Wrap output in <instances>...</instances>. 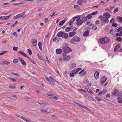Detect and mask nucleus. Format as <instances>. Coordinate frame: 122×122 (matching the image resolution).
Here are the masks:
<instances>
[{
    "mask_svg": "<svg viewBox=\"0 0 122 122\" xmlns=\"http://www.w3.org/2000/svg\"><path fill=\"white\" fill-rule=\"evenodd\" d=\"M80 41V39L78 37L75 36L70 40V41L71 43L75 44L76 42H79Z\"/></svg>",
    "mask_w": 122,
    "mask_h": 122,
    "instance_id": "1",
    "label": "nucleus"
},
{
    "mask_svg": "<svg viewBox=\"0 0 122 122\" xmlns=\"http://www.w3.org/2000/svg\"><path fill=\"white\" fill-rule=\"evenodd\" d=\"M62 48L63 51L66 53L71 52L72 51V50L71 48L67 47L66 45L63 46Z\"/></svg>",
    "mask_w": 122,
    "mask_h": 122,
    "instance_id": "2",
    "label": "nucleus"
},
{
    "mask_svg": "<svg viewBox=\"0 0 122 122\" xmlns=\"http://www.w3.org/2000/svg\"><path fill=\"white\" fill-rule=\"evenodd\" d=\"M81 68H78L76 70V73H77L78 74H80L82 73L81 75V76H83L86 74V71H85L84 69H83L79 73H78L79 71L81 70Z\"/></svg>",
    "mask_w": 122,
    "mask_h": 122,
    "instance_id": "3",
    "label": "nucleus"
},
{
    "mask_svg": "<svg viewBox=\"0 0 122 122\" xmlns=\"http://www.w3.org/2000/svg\"><path fill=\"white\" fill-rule=\"evenodd\" d=\"M98 18L104 21L106 23H107L109 22V20L107 17L100 16L98 17Z\"/></svg>",
    "mask_w": 122,
    "mask_h": 122,
    "instance_id": "4",
    "label": "nucleus"
},
{
    "mask_svg": "<svg viewBox=\"0 0 122 122\" xmlns=\"http://www.w3.org/2000/svg\"><path fill=\"white\" fill-rule=\"evenodd\" d=\"M25 12H24L20 14H19L13 17L14 19H18L21 17H22L25 14Z\"/></svg>",
    "mask_w": 122,
    "mask_h": 122,
    "instance_id": "5",
    "label": "nucleus"
},
{
    "mask_svg": "<svg viewBox=\"0 0 122 122\" xmlns=\"http://www.w3.org/2000/svg\"><path fill=\"white\" fill-rule=\"evenodd\" d=\"M112 96L113 97H117L119 94V92L117 89H115L113 92L112 93Z\"/></svg>",
    "mask_w": 122,
    "mask_h": 122,
    "instance_id": "6",
    "label": "nucleus"
},
{
    "mask_svg": "<svg viewBox=\"0 0 122 122\" xmlns=\"http://www.w3.org/2000/svg\"><path fill=\"white\" fill-rule=\"evenodd\" d=\"M76 21L77 25H81L83 23L82 21L79 18L78 19H76Z\"/></svg>",
    "mask_w": 122,
    "mask_h": 122,
    "instance_id": "7",
    "label": "nucleus"
},
{
    "mask_svg": "<svg viewBox=\"0 0 122 122\" xmlns=\"http://www.w3.org/2000/svg\"><path fill=\"white\" fill-rule=\"evenodd\" d=\"M107 80V77L105 76H103L101 77L100 81L101 83H104Z\"/></svg>",
    "mask_w": 122,
    "mask_h": 122,
    "instance_id": "8",
    "label": "nucleus"
},
{
    "mask_svg": "<svg viewBox=\"0 0 122 122\" xmlns=\"http://www.w3.org/2000/svg\"><path fill=\"white\" fill-rule=\"evenodd\" d=\"M103 40H104V43L107 44L110 41V39L109 38L107 37H105L103 38Z\"/></svg>",
    "mask_w": 122,
    "mask_h": 122,
    "instance_id": "9",
    "label": "nucleus"
},
{
    "mask_svg": "<svg viewBox=\"0 0 122 122\" xmlns=\"http://www.w3.org/2000/svg\"><path fill=\"white\" fill-rule=\"evenodd\" d=\"M120 44H118L117 45L115 46L114 49V51L115 52H116L118 49L120 47Z\"/></svg>",
    "mask_w": 122,
    "mask_h": 122,
    "instance_id": "10",
    "label": "nucleus"
},
{
    "mask_svg": "<svg viewBox=\"0 0 122 122\" xmlns=\"http://www.w3.org/2000/svg\"><path fill=\"white\" fill-rule=\"evenodd\" d=\"M94 75L95 79H98L99 77V72L97 71H96L94 73Z\"/></svg>",
    "mask_w": 122,
    "mask_h": 122,
    "instance_id": "11",
    "label": "nucleus"
},
{
    "mask_svg": "<svg viewBox=\"0 0 122 122\" xmlns=\"http://www.w3.org/2000/svg\"><path fill=\"white\" fill-rule=\"evenodd\" d=\"M32 44L33 46H36V45L37 41L36 39H32Z\"/></svg>",
    "mask_w": 122,
    "mask_h": 122,
    "instance_id": "12",
    "label": "nucleus"
},
{
    "mask_svg": "<svg viewBox=\"0 0 122 122\" xmlns=\"http://www.w3.org/2000/svg\"><path fill=\"white\" fill-rule=\"evenodd\" d=\"M63 33V31H60L58 33L57 35L59 37H62Z\"/></svg>",
    "mask_w": 122,
    "mask_h": 122,
    "instance_id": "13",
    "label": "nucleus"
},
{
    "mask_svg": "<svg viewBox=\"0 0 122 122\" xmlns=\"http://www.w3.org/2000/svg\"><path fill=\"white\" fill-rule=\"evenodd\" d=\"M84 2H86V1L85 0H79L77 1L78 4L80 5H82V4Z\"/></svg>",
    "mask_w": 122,
    "mask_h": 122,
    "instance_id": "14",
    "label": "nucleus"
},
{
    "mask_svg": "<svg viewBox=\"0 0 122 122\" xmlns=\"http://www.w3.org/2000/svg\"><path fill=\"white\" fill-rule=\"evenodd\" d=\"M62 51V49L60 48L57 49L56 50V53L58 54H61Z\"/></svg>",
    "mask_w": 122,
    "mask_h": 122,
    "instance_id": "15",
    "label": "nucleus"
},
{
    "mask_svg": "<svg viewBox=\"0 0 122 122\" xmlns=\"http://www.w3.org/2000/svg\"><path fill=\"white\" fill-rule=\"evenodd\" d=\"M98 42L101 44H105L103 38L100 39L98 41Z\"/></svg>",
    "mask_w": 122,
    "mask_h": 122,
    "instance_id": "16",
    "label": "nucleus"
},
{
    "mask_svg": "<svg viewBox=\"0 0 122 122\" xmlns=\"http://www.w3.org/2000/svg\"><path fill=\"white\" fill-rule=\"evenodd\" d=\"M70 57L69 55H68L65 57L64 58V60L66 61H68L70 60Z\"/></svg>",
    "mask_w": 122,
    "mask_h": 122,
    "instance_id": "17",
    "label": "nucleus"
},
{
    "mask_svg": "<svg viewBox=\"0 0 122 122\" xmlns=\"http://www.w3.org/2000/svg\"><path fill=\"white\" fill-rule=\"evenodd\" d=\"M103 15L107 18H110L111 16L110 14L108 13H105L103 14Z\"/></svg>",
    "mask_w": 122,
    "mask_h": 122,
    "instance_id": "18",
    "label": "nucleus"
},
{
    "mask_svg": "<svg viewBox=\"0 0 122 122\" xmlns=\"http://www.w3.org/2000/svg\"><path fill=\"white\" fill-rule=\"evenodd\" d=\"M90 33L88 30H87L83 34V36H84L86 37L88 36Z\"/></svg>",
    "mask_w": 122,
    "mask_h": 122,
    "instance_id": "19",
    "label": "nucleus"
},
{
    "mask_svg": "<svg viewBox=\"0 0 122 122\" xmlns=\"http://www.w3.org/2000/svg\"><path fill=\"white\" fill-rule=\"evenodd\" d=\"M76 34L75 32L73 31L70 32L69 33V36L70 37H71L74 36Z\"/></svg>",
    "mask_w": 122,
    "mask_h": 122,
    "instance_id": "20",
    "label": "nucleus"
},
{
    "mask_svg": "<svg viewBox=\"0 0 122 122\" xmlns=\"http://www.w3.org/2000/svg\"><path fill=\"white\" fill-rule=\"evenodd\" d=\"M72 26H70V27H66L65 29V30L66 32H67L69 31H70L71 29L72 28Z\"/></svg>",
    "mask_w": 122,
    "mask_h": 122,
    "instance_id": "21",
    "label": "nucleus"
},
{
    "mask_svg": "<svg viewBox=\"0 0 122 122\" xmlns=\"http://www.w3.org/2000/svg\"><path fill=\"white\" fill-rule=\"evenodd\" d=\"M68 36L69 35L67 33H65L64 32L62 38L65 39H67L68 37Z\"/></svg>",
    "mask_w": 122,
    "mask_h": 122,
    "instance_id": "22",
    "label": "nucleus"
},
{
    "mask_svg": "<svg viewBox=\"0 0 122 122\" xmlns=\"http://www.w3.org/2000/svg\"><path fill=\"white\" fill-rule=\"evenodd\" d=\"M117 20L119 22H122V17H121L120 16H117L116 18Z\"/></svg>",
    "mask_w": 122,
    "mask_h": 122,
    "instance_id": "23",
    "label": "nucleus"
},
{
    "mask_svg": "<svg viewBox=\"0 0 122 122\" xmlns=\"http://www.w3.org/2000/svg\"><path fill=\"white\" fill-rule=\"evenodd\" d=\"M18 53L21 54L22 55L24 56L25 57H27L28 58V57L26 55V54L25 53L22 52L21 51H19L18 52Z\"/></svg>",
    "mask_w": 122,
    "mask_h": 122,
    "instance_id": "24",
    "label": "nucleus"
},
{
    "mask_svg": "<svg viewBox=\"0 0 122 122\" xmlns=\"http://www.w3.org/2000/svg\"><path fill=\"white\" fill-rule=\"evenodd\" d=\"M10 64V62L6 61H3L2 63V64L3 65H9Z\"/></svg>",
    "mask_w": 122,
    "mask_h": 122,
    "instance_id": "25",
    "label": "nucleus"
},
{
    "mask_svg": "<svg viewBox=\"0 0 122 122\" xmlns=\"http://www.w3.org/2000/svg\"><path fill=\"white\" fill-rule=\"evenodd\" d=\"M9 18V16H0V19L2 20H7Z\"/></svg>",
    "mask_w": 122,
    "mask_h": 122,
    "instance_id": "26",
    "label": "nucleus"
},
{
    "mask_svg": "<svg viewBox=\"0 0 122 122\" xmlns=\"http://www.w3.org/2000/svg\"><path fill=\"white\" fill-rule=\"evenodd\" d=\"M45 78L46 79L47 81H48V82L52 84H53V82L51 80H50L47 77H45Z\"/></svg>",
    "mask_w": 122,
    "mask_h": 122,
    "instance_id": "27",
    "label": "nucleus"
},
{
    "mask_svg": "<svg viewBox=\"0 0 122 122\" xmlns=\"http://www.w3.org/2000/svg\"><path fill=\"white\" fill-rule=\"evenodd\" d=\"M21 119L26 122H31V121H30V120H29L27 119L26 118H25L22 116Z\"/></svg>",
    "mask_w": 122,
    "mask_h": 122,
    "instance_id": "28",
    "label": "nucleus"
},
{
    "mask_svg": "<svg viewBox=\"0 0 122 122\" xmlns=\"http://www.w3.org/2000/svg\"><path fill=\"white\" fill-rule=\"evenodd\" d=\"M38 45L39 48L40 50L41 51L42 50V48H41V46H42V43L41 42H39L38 43Z\"/></svg>",
    "mask_w": 122,
    "mask_h": 122,
    "instance_id": "29",
    "label": "nucleus"
},
{
    "mask_svg": "<svg viewBox=\"0 0 122 122\" xmlns=\"http://www.w3.org/2000/svg\"><path fill=\"white\" fill-rule=\"evenodd\" d=\"M118 102L119 103H122V98H117Z\"/></svg>",
    "mask_w": 122,
    "mask_h": 122,
    "instance_id": "30",
    "label": "nucleus"
},
{
    "mask_svg": "<svg viewBox=\"0 0 122 122\" xmlns=\"http://www.w3.org/2000/svg\"><path fill=\"white\" fill-rule=\"evenodd\" d=\"M65 20H62L59 22V25H61L65 22Z\"/></svg>",
    "mask_w": 122,
    "mask_h": 122,
    "instance_id": "31",
    "label": "nucleus"
},
{
    "mask_svg": "<svg viewBox=\"0 0 122 122\" xmlns=\"http://www.w3.org/2000/svg\"><path fill=\"white\" fill-rule=\"evenodd\" d=\"M76 66V64L74 63H72L71 65V67L72 68H74Z\"/></svg>",
    "mask_w": 122,
    "mask_h": 122,
    "instance_id": "32",
    "label": "nucleus"
},
{
    "mask_svg": "<svg viewBox=\"0 0 122 122\" xmlns=\"http://www.w3.org/2000/svg\"><path fill=\"white\" fill-rule=\"evenodd\" d=\"M86 90L90 94H92V91L89 88H86Z\"/></svg>",
    "mask_w": 122,
    "mask_h": 122,
    "instance_id": "33",
    "label": "nucleus"
},
{
    "mask_svg": "<svg viewBox=\"0 0 122 122\" xmlns=\"http://www.w3.org/2000/svg\"><path fill=\"white\" fill-rule=\"evenodd\" d=\"M28 59L33 64H35V62L34 61H33V60L32 59H31V58H30V57H28Z\"/></svg>",
    "mask_w": 122,
    "mask_h": 122,
    "instance_id": "34",
    "label": "nucleus"
},
{
    "mask_svg": "<svg viewBox=\"0 0 122 122\" xmlns=\"http://www.w3.org/2000/svg\"><path fill=\"white\" fill-rule=\"evenodd\" d=\"M116 40L117 41L120 42L122 40L121 38L120 37L116 38Z\"/></svg>",
    "mask_w": 122,
    "mask_h": 122,
    "instance_id": "35",
    "label": "nucleus"
},
{
    "mask_svg": "<svg viewBox=\"0 0 122 122\" xmlns=\"http://www.w3.org/2000/svg\"><path fill=\"white\" fill-rule=\"evenodd\" d=\"M46 95L48 96L50 98H52L53 96V95L52 94H46Z\"/></svg>",
    "mask_w": 122,
    "mask_h": 122,
    "instance_id": "36",
    "label": "nucleus"
},
{
    "mask_svg": "<svg viewBox=\"0 0 122 122\" xmlns=\"http://www.w3.org/2000/svg\"><path fill=\"white\" fill-rule=\"evenodd\" d=\"M118 8L117 7L114 9L113 11V12L114 13H116L118 11Z\"/></svg>",
    "mask_w": 122,
    "mask_h": 122,
    "instance_id": "37",
    "label": "nucleus"
},
{
    "mask_svg": "<svg viewBox=\"0 0 122 122\" xmlns=\"http://www.w3.org/2000/svg\"><path fill=\"white\" fill-rule=\"evenodd\" d=\"M41 105L45 106L47 105V103L46 102H42L41 103H38Z\"/></svg>",
    "mask_w": 122,
    "mask_h": 122,
    "instance_id": "38",
    "label": "nucleus"
},
{
    "mask_svg": "<svg viewBox=\"0 0 122 122\" xmlns=\"http://www.w3.org/2000/svg\"><path fill=\"white\" fill-rule=\"evenodd\" d=\"M92 17V16L91 15V14H88L86 16L87 18L88 19H90Z\"/></svg>",
    "mask_w": 122,
    "mask_h": 122,
    "instance_id": "39",
    "label": "nucleus"
},
{
    "mask_svg": "<svg viewBox=\"0 0 122 122\" xmlns=\"http://www.w3.org/2000/svg\"><path fill=\"white\" fill-rule=\"evenodd\" d=\"M21 62L22 63V64L23 65L25 66H26V62L23 60Z\"/></svg>",
    "mask_w": 122,
    "mask_h": 122,
    "instance_id": "40",
    "label": "nucleus"
},
{
    "mask_svg": "<svg viewBox=\"0 0 122 122\" xmlns=\"http://www.w3.org/2000/svg\"><path fill=\"white\" fill-rule=\"evenodd\" d=\"M74 8L76 9H77L79 8V7L77 5H75L74 6Z\"/></svg>",
    "mask_w": 122,
    "mask_h": 122,
    "instance_id": "41",
    "label": "nucleus"
},
{
    "mask_svg": "<svg viewBox=\"0 0 122 122\" xmlns=\"http://www.w3.org/2000/svg\"><path fill=\"white\" fill-rule=\"evenodd\" d=\"M95 98L96 99L97 101L98 102L100 101L101 100V99L99 98H98L97 97H95Z\"/></svg>",
    "mask_w": 122,
    "mask_h": 122,
    "instance_id": "42",
    "label": "nucleus"
},
{
    "mask_svg": "<svg viewBox=\"0 0 122 122\" xmlns=\"http://www.w3.org/2000/svg\"><path fill=\"white\" fill-rule=\"evenodd\" d=\"M9 87L12 89H15V86L9 85Z\"/></svg>",
    "mask_w": 122,
    "mask_h": 122,
    "instance_id": "43",
    "label": "nucleus"
},
{
    "mask_svg": "<svg viewBox=\"0 0 122 122\" xmlns=\"http://www.w3.org/2000/svg\"><path fill=\"white\" fill-rule=\"evenodd\" d=\"M122 28L121 27H120L118 29H117L116 30V32H118L120 31L122 29Z\"/></svg>",
    "mask_w": 122,
    "mask_h": 122,
    "instance_id": "44",
    "label": "nucleus"
},
{
    "mask_svg": "<svg viewBox=\"0 0 122 122\" xmlns=\"http://www.w3.org/2000/svg\"><path fill=\"white\" fill-rule=\"evenodd\" d=\"M102 91L103 93L104 94L107 92V90L106 89H104Z\"/></svg>",
    "mask_w": 122,
    "mask_h": 122,
    "instance_id": "45",
    "label": "nucleus"
},
{
    "mask_svg": "<svg viewBox=\"0 0 122 122\" xmlns=\"http://www.w3.org/2000/svg\"><path fill=\"white\" fill-rule=\"evenodd\" d=\"M27 50L29 54L30 55H31L32 53V52L31 51V50L29 49H28Z\"/></svg>",
    "mask_w": 122,
    "mask_h": 122,
    "instance_id": "46",
    "label": "nucleus"
},
{
    "mask_svg": "<svg viewBox=\"0 0 122 122\" xmlns=\"http://www.w3.org/2000/svg\"><path fill=\"white\" fill-rule=\"evenodd\" d=\"M97 26L95 25L94 26L92 27V29L94 30H96L97 29Z\"/></svg>",
    "mask_w": 122,
    "mask_h": 122,
    "instance_id": "47",
    "label": "nucleus"
},
{
    "mask_svg": "<svg viewBox=\"0 0 122 122\" xmlns=\"http://www.w3.org/2000/svg\"><path fill=\"white\" fill-rule=\"evenodd\" d=\"M82 19L83 20V21H86L87 20V19L86 18L85 16L83 17L82 18Z\"/></svg>",
    "mask_w": 122,
    "mask_h": 122,
    "instance_id": "48",
    "label": "nucleus"
},
{
    "mask_svg": "<svg viewBox=\"0 0 122 122\" xmlns=\"http://www.w3.org/2000/svg\"><path fill=\"white\" fill-rule=\"evenodd\" d=\"M98 11H96L92 13L91 15H96Z\"/></svg>",
    "mask_w": 122,
    "mask_h": 122,
    "instance_id": "49",
    "label": "nucleus"
},
{
    "mask_svg": "<svg viewBox=\"0 0 122 122\" xmlns=\"http://www.w3.org/2000/svg\"><path fill=\"white\" fill-rule=\"evenodd\" d=\"M11 74L13 75H15L18 76H19V75L16 73L12 72L11 73Z\"/></svg>",
    "mask_w": 122,
    "mask_h": 122,
    "instance_id": "50",
    "label": "nucleus"
},
{
    "mask_svg": "<svg viewBox=\"0 0 122 122\" xmlns=\"http://www.w3.org/2000/svg\"><path fill=\"white\" fill-rule=\"evenodd\" d=\"M7 52V51H3V52L0 53V55H4Z\"/></svg>",
    "mask_w": 122,
    "mask_h": 122,
    "instance_id": "51",
    "label": "nucleus"
},
{
    "mask_svg": "<svg viewBox=\"0 0 122 122\" xmlns=\"http://www.w3.org/2000/svg\"><path fill=\"white\" fill-rule=\"evenodd\" d=\"M117 24H116L115 23H113L112 24V25L115 27H116L117 26Z\"/></svg>",
    "mask_w": 122,
    "mask_h": 122,
    "instance_id": "52",
    "label": "nucleus"
},
{
    "mask_svg": "<svg viewBox=\"0 0 122 122\" xmlns=\"http://www.w3.org/2000/svg\"><path fill=\"white\" fill-rule=\"evenodd\" d=\"M18 60L17 59H15L13 60V61L14 63H16L18 62Z\"/></svg>",
    "mask_w": 122,
    "mask_h": 122,
    "instance_id": "53",
    "label": "nucleus"
},
{
    "mask_svg": "<svg viewBox=\"0 0 122 122\" xmlns=\"http://www.w3.org/2000/svg\"><path fill=\"white\" fill-rule=\"evenodd\" d=\"M117 98H122V92L120 93L119 96H118L117 97Z\"/></svg>",
    "mask_w": 122,
    "mask_h": 122,
    "instance_id": "54",
    "label": "nucleus"
},
{
    "mask_svg": "<svg viewBox=\"0 0 122 122\" xmlns=\"http://www.w3.org/2000/svg\"><path fill=\"white\" fill-rule=\"evenodd\" d=\"M7 40H3V41H2V43H4V44H6L7 42Z\"/></svg>",
    "mask_w": 122,
    "mask_h": 122,
    "instance_id": "55",
    "label": "nucleus"
},
{
    "mask_svg": "<svg viewBox=\"0 0 122 122\" xmlns=\"http://www.w3.org/2000/svg\"><path fill=\"white\" fill-rule=\"evenodd\" d=\"M114 18H112L110 20V22L112 23V22H114Z\"/></svg>",
    "mask_w": 122,
    "mask_h": 122,
    "instance_id": "56",
    "label": "nucleus"
},
{
    "mask_svg": "<svg viewBox=\"0 0 122 122\" xmlns=\"http://www.w3.org/2000/svg\"><path fill=\"white\" fill-rule=\"evenodd\" d=\"M83 108L86 109L88 111H90V109H89V108H88L87 107L84 106V107H83Z\"/></svg>",
    "mask_w": 122,
    "mask_h": 122,
    "instance_id": "57",
    "label": "nucleus"
},
{
    "mask_svg": "<svg viewBox=\"0 0 122 122\" xmlns=\"http://www.w3.org/2000/svg\"><path fill=\"white\" fill-rule=\"evenodd\" d=\"M72 72L73 73H74V74L76 75V74H77V73H76V70L75 69L72 71Z\"/></svg>",
    "mask_w": 122,
    "mask_h": 122,
    "instance_id": "58",
    "label": "nucleus"
},
{
    "mask_svg": "<svg viewBox=\"0 0 122 122\" xmlns=\"http://www.w3.org/2000/svg\"><path fill=\"white\" fill-rule=\"evenodd\" d=\"M18 49V47H16L15 46H14L13 48V50L14 51H17V49Z\"/></svg>",
    "mask_w": 122,
    "mask_h": 122,
    "instance_id": "59",
    "label": "nucleus"
},
{
    "mask_svg": "<svg viewBox=\"0 0 122 122\" xmlns=\"http://www.w3.org/2000/svg\"><path fill=\"white\" fill-rule=\"evenodd\" d=\"M74 73L72 72L71 73H70V76L71 77H73L74 76Z\"/></svg>",
    "mask_w": 122,
    "mask_h": 122,
    "instance_id": "60",
    "label": "nucleus"
},
{
    "mask_svg": "<svg viewBox=\"0 0 122 122\" xmlns=\"http://www.w3.org/2000/svg\"><path fill=\"white\" fill-rule=\"evenodd\" d=\"M13 35L14 36H15L16 37H17L18 36L16 33L15 32H14L13 33Z\"/></svg>",
    "mask_w": 122,
    "mask_h": 122,
    "instance_id": "61",
    "label": "nucleus"
},
{
    "mask_svg": "<svg viewBox=\"0 0 122 122\" xmlns=\"http://www.w3.org/2000/svg\"><path fill=\"white\" fill-rule=\"evenodd\" d=\"M52 98L53 99L55 100H57L58 99L57 98L56 96H54L53 95V96Z\"/></svg>",
    "mask_w": 122,
    "mask_h": 122,
    "instance_id": "62",
    "label": "nucleus"
},
{
    "mask_svg": "<svg viewBox=\"0 0 122 122\" xmlns=\"http://www.w3.org/2000/svg\"><path fill=\"white\" fill-rule=\"evenodd\" d=\"M15 116L19 118H21V119L22 117V116L20 115H18V114H15Z\"/></svg>",
    "mask_w": 122,
    "mask_h": 122,
    "instance_id": "63",
    "label": "nucleus"
},
{
    "mask_svg": "<svg viewBox=\"0 0 122 122\" xmlns=\"http://www.w3.org/2000/svg\"><path fill=\"white\" fill-rule=\"evenodd\" d=\"M100 23L99 21L98 20H96L95 22V23L96 24H99Z\"/></svg>",
    "mask_w": 122,
    "mask_h": 122,
    "instance_id": "64",
    "label": "nucleus"
}]
</instances>
